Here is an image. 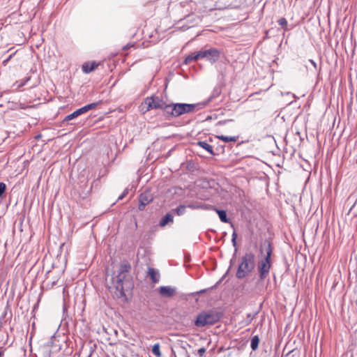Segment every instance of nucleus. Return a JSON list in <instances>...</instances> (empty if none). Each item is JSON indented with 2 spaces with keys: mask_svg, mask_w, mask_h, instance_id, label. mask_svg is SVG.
Listing matches in <instances>:
<instances>
[{
  "mask_svg": "<svg viewBox=\"0 0 357 357\" xmlns=\"http://www.w3.org/2000/svg\"><path fill=\"white\" fill-rule=\"evenodd\" d=\"M144 104L146 105L145 112L153 109H160L167 119L177 118L183 114L197 112L206 105V103H170L167 104L158 96H151L145 98Z\"/></svg>",
  "mask_w": 357,
  "mask_h": 357,
  "instance_id": "nucleus-1",
  "label": "nucleus"
},
{
  "mask_svg": "<svg viewBox=\"0 0 357 357\" xmlns=\"http://www.w3.org/2000/svg\"><path fill=\"white\" fill-rule=\"evenodd\" d=\"M130 270V264L123 261L119 267L117 275L110 276V284L108 281L109 275L106 276L105 280L109 291L118 298L126 296V292L130 291L133 288V283L129 275Z\"/></svg>",
  "mask_w": 357,
  "mask_h": 357,
  "instance_id": "nucleus-2",
  "label": "nucleus"
},
{
  "mask_svg": "<svg viewBox=\"0 0 357 357\" xmlns=\"http://www.w3.org/2000/svg\"><path fill=\"white\" fill-rule=\"evenodd\" d=\"M256 266V256L252 252H247L241 258L236 277L242 280L252 273Z\"/></svg>",
  "mask_w": 357,
  "mask_h": 357,
  "instance_id": "nucleus-3",
  "label": "nucleus"
},
{
  "mask_svg": "<svg viewBox=\"0 0 357 357\" xmlns=\"http://www.w3.org/2000/svg\"><path fill=\"white\" fill-rule=\"evenodd\" d=\"M220 55V52L216 48L202 50L199 52H192L190 54L187 56L184 60V63L189 64L199 59H206L211 63H214L219 59Z\"/></svg>",
  "mask_w": 357,
  "mask_h": 357,
  "instance_id": "nucleus-4",
  "label": "nucleus"
},
{
  "mask_svg": "<svg viewBox=\"0 0 357 357\" xmlns=\"http://www.w3.org/2000/svg\"><path fill=\"white\" fill-rule=\"evenodd\" d=\"M264 245H266V255L257 264L259 280L261 281L265 280L269 274L271 268V255L273 252V248L269 241H265Z\"/></svg>",
  "mask_w": 357,
  "mask_h": 357,
  "instance_id": "nucleus-5",
  "label": "nucleus"
},
{
  "mask_svg": "<svg viewBox=\"0 0 357 357\" xmlns=\"http://www.w3.org/2000/svg\"><path fill=\"white\" fill-rule=\"evenodd\" d=\"M222 317V313L214 310L202 311L199 312L196 319L195 325L197 327H204L207 325H213L218 322Z\"/></svg>",
  "mask_w": 357,
  "mask_h": 357,
  "instance_id": "nucleus-6",
  "label": "nucleus"
},
{
  "mask_svg": "<svg viewBox=\"0 0 357 357\" xmlns=\"http://www.w3.org/2000/svg\"><path fill=\"white\" fill-rule=\"evenodd\" d=\"M100 102H101V101L88 104V105H85V106H84V107H82L75 110L73 113L67 115L64 118L63 121L65 122V121H68L73 120V119L77 118V116H79V115L83 114L87 112L88 111H89L91 109H96L97 107V106Z\"/></svg>",
  "mask_w": 357,
  "mask_h": 357,
  "instance_id": "nucleus-7",
  "label": "nucleus"
},
{
  "mask_svg": "<svg viewBox=\"0 0 357 357\" xmlns=\"http://www.w3.org/2000/svg\"><path fill=\"white\" fill-rule=\"evenodd\" d=\"M153 199V195L150 192V191H145L141 193L139 196V210L144 211L145 206L151 202Z\"/></svg>",
  "mask_w": 357,
  "mask_h": 357,
  "instance_id": "nucleus-8",
  "label": "nucleus"
},
{
  "mask_svg": "<svg viewBox=\"0 0 357 357\" xmlns=\"http://www.w3.org/2000/svg\"><path fill=\"white\" fill-rule=\"evenodd\" d=\"M176 292V288L171 286H162L158 288L159 294L164 298H171Z\"/></svg>",
  "mask_w": 357,
  "mask_h": 357,
  "instance_id": "nucleus-9",
  "label": "nucleus"
},
{
  "mask_svg": "<svg viewBox=\"0 0 357 357\" xmlns=\"http://www.w3.org/2000/svg\"><path fill=\"white\" fill-rule=\"evenodd\" d=\"M148 276L151 278L153 283H157L160 280V274L158 270L149 267Z\"/></svg>",
  "mask_w": 357,
  "mask_h": 357,
  "instance_id": "nucleus-10",
  "label": "nucleus"
},
{
  "mask_svg": "<svg viewBox=\"0 0 357 357\" xmlns=\"http://www.w3.org/2000/svg\"><path fill=\"white\" fill-rule=\"evenodd\" d=\"M98 64L96 62H91V63H85L82 66V70L85 73H89L91 71L94 70L97 67Z\"/></svg>",
  "mask_w": 357,
  "mask_h": 357,
  "instance_id": "nucleus-11",
  "label": "nucleus"
},
{
  "mask_svg": "<svg viewBox=\"0 0 357 357\" xmlns=\"http://www.w3.org/2000/svg\"><path fill=\"white\" fill-rule=\"evenodd\" d=\"M214 211L218 215L221 222L225 223L229 222V220L227 218V212L225 210H221L218 208H214Z\"/></svg>",
  "mask_w": 357,
  "mask_h": 357,
  "instance_id": "nucleus-12",
  "label": "nucleus"
},
{
  "mask_svg": "<svg viewBox=\"0 0 357 357\" xmlns=\"http://www.w3.org/2000/svg\"><path fill=\"white\" fill-rule=\"evenodd\" d=\"M174 216L171 213H167L165 216L162 218V219L159 222V225L160 227H165L169 222H173Z\"/></svg>",
  "mask_w": 357,
  "mask_h": 357,
  "instance_id": "nucleus-13",
  "label": "nucleus"
},
{
  "mask_svg": "<svg viewBox=\"0 0 357 357\" xmlns=\"http://www.w3.org/2000/svg\"><path fill=\"white\" fill-rule=\"evenodd\" d=\"M197 145L207 151L211 155H215L213 147L208 144L206 141H199L197 142Z\"/></svg>",
  "mask_w": 357,
  "mask_h": 357,
  "instance_id": "nucleus-14",
  "label": "nucleus"
},
{
  "mask_svg": "<svg viewBox=\"0 0 357 357\" xmlns=\"http://www.w3.org/2000/svg\"><path fill=\"white\" fill-rule=\"evenodd\" d=\"M217 138L225 142H236L238 139V136H233V137H228L225 135H218L217 136Z\"/></svg>",
  "mask_w": 357,
  "mask_h": 357,
  "instance_id": "nucleus-15",
  "label": "nucleus"
},
{
  "mask_svg": "<svg viewBox=\"0 0 357 357\" xmlns=\"http://www.w3.org/2000/svg\"><path fill=\"white\" fill-rule=\"evenodd\" d=\"M259 343V337L258 335H255L251 338L250 347L253 351H255L258 347Z\"/></svg>",
  "mask_w": 357,
  "mask_h": 357,
  "instance_id": "nucleus-16",
  "label": "nucleus"
},
{
  "mask_svg": "<svg viewBox=\"0 0 357 357\" xmlns=\"http://www.w3.org/2000/svg\"><path fill=\"white\" fill-rule=\"evenodd\" d=\"M186 206L185 205H180L176 208L173 209V211L177 215H182L185 213V208Z\"/></svg>",
  "mask_w": 357,
  "mask_h": 357,
  "instance_id": "nucleus-17",
  "label": "nucleus"
},
{
  "mask_svg": "<svg viewBox=\"0 0 357 357\" xmlns=\"http://www.w3.org/2000/svg\"><path fill=\"white\" fill-rule=\"evenodd\" d=\"M160 344L155 343L153 347H152V353L156 356V357H161L162 354L160 349Z\"/></svg>",
  "mask_w": 357,
  "mask_h": 357,
  "instance_id": "nucleus-18",
  "label": "nucleus"
},
{
  "mask_svg": "<svg viewBox=\"0 0 357 357\" xmlns=\"http://www.w3.org/2000/svg\"><path fill=\"white\" fill-rule=\"evenodd\" d=\"M220 94V91L219 89H214L213 93H212V94H211V96L208 98V101L202 102V103H206V105L203 108H204L207 105L208 102L212 100L213 98L218 97Z\"/></svg>",
  "mask_w": 357,
  "mask_h": 357,
  "instance_id": "nucleus-19",
  "label": "nucleus"
},
{
  "mask_svg": "<svg viewBox=\"0 0 357 357\" xmlns=\"http://www.w3.org/2000/svg\"><path fill=\"white\" fill-rule=\"evenodd\" d=\"M202 204L203 203H202V202H195V203L188 204L187 206L192 209H201V208L202 206Z\"/></svg>",
  "mask_w": 357,
  "mask_h": 357,
  "instance_id": "nucleus-20",
  "label": "nucleus"
},
{
  "mask_svg": "<svg viewBox=\"0 0 357 357\" xmlns=\"http://www.w3.org/2000/svg\"><path fill=\"white\" fill-rule=\"evenodd\" d=\"M278 23L284 28V29L285 31L287 30V21L286 20V18L284 17H281L280 19L278 20Z\"/></svg>",
  "mask_w": 357,
  "mask_h": 357,
  "instance_id": "nucleus-21",
  "label": "nucleus"
},
{
  "mask_svg": "<svg viewBox=\"0 0 357 357\" xmlns=\"http://www.w3.org/2000/svg\"><path fill=\"white\" fill-rule=\"evenodd\" d=\"M30 79L29 77H26L20 82H17L16 84H17V88H20L26 84V83Z\"/></svg>",
  "mask_w": 357,
  "mask_h": 357,
  "instance_id": "nucleus-22",
  "label": "nucleus"
},
{
  "mask_svg": "<svg viewBox=\"0 0 357 357\" xmlns=\"http://www.w3.org/2000/svg\"><path fill=\"white\" fill-rule=\"evenodd\" d=\"M237 234L235 231L232 233L231 243L233 246L235 248V250H237V243H236Z\"/></svg>",
  "mask_w": 357,
  "mask_h": 357,
  "instance_id": "nucleus-23",
  "label": "nucleus"
},
{
  "mask_svg": "<svg viewBox=\"0 0 357 357\" xmlns=\"http://www.w3.org/2000/svg\"><path fill=\"white\" fill-rule=\"evenodd\" d=\"M206 348L205 347H201L199 348L197 352L195 353V354L198 356V357H203V356L204 355V354L206 353Z\"/></svg>",
  "mask_w": 357,
  "mask_h": 357,
  "instance_id": "nucleus-24",
  "label": "nucleus"
},
{
  "mask_svg": "<svg viewBox=\"0 0 357 357\" xmlns=\"http://www.w3.org/2000/svg\"><path fill=\"white\" fill-rule=\"evenodd\" d=\"M57 284V280H55L52 282H45V285H46V287L48 288V289H52L53 288L56 284Z\"/></svg>",
  "mask_w": 357,
  "mask_h": 357,
  "instance_id": "nucleus-25",
  "label": "nucleus"
},
{
  "mask_svg": "<svg viewBox=\"0 0 357 357\" xmlns=\"http://www.w3.org/2000/svg\"><path fill=\"white\" fill-rule=\"evenodd\" d=\"M214 208H215V206H212V205H209V204H202V206L201 208V209H203V210H211V211H214Z\"/></svg>",
  "mask_w": 357,
  "mask_h": 357,
  "instance_id": "nucleus-26",
  "label": "nucleus"
},
{
  "mask_svg": "<svg viewBox=\"0 0 357 357\" xmlns=\"http://www.w3.org/2000/svg\"><path fill=\"white\" fill-rule=\"evenodd\" d=\"M6 190V185L4 183L0 182V197L5 192Z\"/></svg>",
  "mask_w": 357,
  "mask_h": 357,
  "instance_id": "nucleus-27",
  "label": "nucleus"
},
{
  "mask_svg": "<svg viewBox=\"0 0 357 357\" xmlns=\"http://www.w3.org/2000/svg\"><path fill=\"white\" fill-rule=\"evenodd\" d=\"M16 52L10 54L8 58H6L5 60L3 61L2 63L4 66H6L7 65V63H8V61L13 58V56L15 54Z\"/></svg>",
  "mask_w": 357,
  "mask_h": 357,
  "instance_id": "nucleus-28",
  "label": "nucleus"
},
{
  "mask_svg": "<svg viewBox=\"0 0 357 357\" xmlns=\"http://www.w3.org/2000/svg\"><path fill=\"white\" fill-rule=\"evenodd\" d=\"M128 192V189H125L123 192L119 197L118 200L122 199Z\"/></svg>",
  "mask_w": 357,
  "mask_h": 357,
  "instance_id": "nucleus-29",
  "label": "nucleus"
},
{
  "mask_svg": "<svg viewBox=\"0 0 357 357\" xmlns=\"http://www.w3.org/2000/svg\"><path fill=\"white\" fill-rule=\"evenodd\" d=\"M230 121H233V120L232 119H227V120H224V121H218V125H225L227 122H230Z\"/></svg>",
  "mask_w": 357,
  "mask_h": 357,
  "instance_id": "nucleus-30",
  "label": "nucleus"
},
{
  "mask_svg": "<svg viewBox=\"0 0 357 357\" xmlns=\"http://www.w3.org/2000/svg\"><path fill=\"white\" fill-rule=\"evenodd\" d=\"M187 21L190 22L191 23H193L195 21V19L192 15H188L187 17Z\"/></svg>",
  "mask_w": 357,
  "mask_h": 357,
  "instance_id": "nucleus-31",
  "label": "nucleus"
},
{
  "mask_svg": "<svg viewBox=\"0 0 357 357\" xmlns=\"http://www.w3.org/2000/svg\"><path fill=\"white\" fill-rule=\"evenodd\" d=\"M248 317L249 318V323L252 321L253 319V316L251 315V314H248Z\"/></svg>",
  "mask_w": 357,
  "mask_h": 357,
  "instance_id": "nucleus-32",
  "label": "nucleus"
},
{
  "mask_svg": "<svg viewBox=\"0 0 357 357\" xmlns=\"http://www.w3.org/2000/svg\"><path fill=\"white\" fill-rule=\"evenodd\" d=\"M310 62L316 68L317 63L313 60L310 59Z\"/></svg>",
  "mask_w": 357,
  "mask_h": 357,
  "instance_id": "nucleus-33",
  "label": "nucleus"
},
{
  "mask_svg": "<svg viewBox=\"0 0 357 357\" xmlns=\"http://www.w3.org/2000/svg\"><path fill=\"white\" fill-rule=\"evenodd\" d=\"M130 46H131V45H128V44L127 45H126V46L123 47V50H128V48H130Z\"/></svg>",
  "mask_w": 357,
  "mask_h": 357,
  "instance_id": "nucleus-34",
  "label": "nucleus"
},
{
  "mask_svg": "<svg viewBox=\"0 0 357 357\" xmlns=\"http://www.w3.org/2000/svg\"><path fill=\"white\" fill-rule=\"evenodd\" d=\"M195 24H196V23H195V24H192V25L186 26L185 29H187L190 28V26H193Z\"/></svg>",
  "mask_w": 357,
  "mask_h": 357,
  "instance_id": "nucleus-35",
  "label": "nucleus"
},
{
  "mask_svg": "<svg viewBox=\"0 0 357 357\" xmlns=\"http://www.w3.org/2000/svg\"><path fill=\"white\" fill-rule=\"evenodd\" d=\"M206 290L203 289V290H201L200 291H199L198 293H203V292H205Z\"/></svg>",
  "mask_w": 357,
  "mask_h": 357,
  "instance_id": "nucleus-36",
  "label": "nucleus"
},
{
  "mask_svg": "<svg viewBox=\"0 0 357 357\" xmlns=\"http://www.w3.org/2000/svg\"><path fill=\"white\" fill-rule=\"evenodd\" d=\"M294 352V350L293 351H291L288 353V354H291V353H293Z\"/></svg>",
  "mask_w": 357,
  "mask_h": 357,
  "instance_id": "nucleus-37",
  "label": "nucleus"
}]
</instances>
